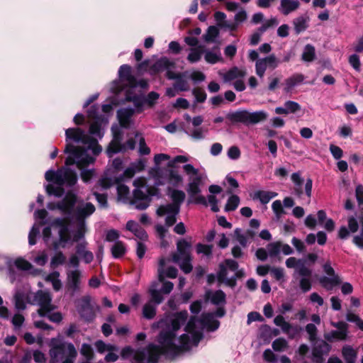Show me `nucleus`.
Segmentation results:
<instances>
[{
  "label": "nucleus",
  "instance_id": "46",
  "mask_svg": "<svg viewBox=\"0 0 363 363\" xmlns=\"http://www.w3.org/2000/svg\"><path fill=\"white\" fill-rule=\"evenodd\" d=\"M295 272L302 277H309L311 274V270L306 266L304 262L301 259H299Z\"/></svg>",
  "mask_w": 363,
  "mask_h": 363
},
{
  "label": "nucleus",
  "instance_id": "31",
  "mask_svg": "<svg viewBox=\"0 0 363 363\" xmlns=\"http://www.w3.org/2000/svg\"><path fill=\"white\" fill-rule=\"evenodd\" d=\"M304 80V76L301 74H296L286 79L284 83L285 92H290L296 85Z\"/></svg>",
  "mask_w": 363,
  "mask_h": 363
},
{
  "label": "nucleus",
  "instance_id": "5",
  "mask_svg": "<svg viewBox=\"0 0 363 363\" xmlns=\"http://www.w3.org/2000/svg\"><path fill=\"white\" fill-rule=\"evenodd\" d=\"M183 170L189 177V183L187 186V193L190 198L196 203L203 204L207 206L206 199L199 194L201 192L200 186L206 179L205 173H201L191 164H186L183 166Z\"/></svg>",
  "mask_w": 363,
  "mask_h": 363
},
{
  "label": "nucleus",
  "instance_id": "35",
  "mask_svg": "<svg viewBox=\"0 0 363 363\" xmlns=\"http://www.w3.org/2000/svg\"><path fill=\"white\" fill-rule=\"evenodd\" d=\"M206 297L211 300V303L216 305L222 304L225 302V294L221 290L208 291Z\"/></svg>",
  "mask_w": 363,
  "mask_h": 363
},
{
  "label": "nucleus",
  "instance_id": "33",
  "mask_svg": "<svg viewBox=\"0 0 363 363\" xmlns=\"http://www.w3.org/2000/svg\"><path fill=\"white\" fill-rule=\"evenodd\" d=\"M173 66L174 63L171 62L167 57H162L152 65L151 71L152 73L160 72L166 69H169L171 67Z\"/></svg>",
  "mask_w": 363,
  "mask_h": 363
},
{
  "label": "nucleus",
  "instance_id": "13",
  "mask_svg": "<svg viewBox=\"0 0 363 363\" xmlns=\"http://www.w3.org/2000/svg\"><path fill=\"white\" fill-rule=\"evenodd\" d=\"M119 80L114 81L111 86V91L113 93L120 92L122 90V83L129 87H135L136 79L131 74V67L128 65H123L118 70Z\"/></svg>",
  "mask_w": 363,
  "mask_h": 363
},
{
  "label": "nucleus",
  "instance_id": "54",
  "mask_svg": "<svg viewBox=\"0 0 363 363\" xmlns=\"http://www.w3.org/2000/svg\"><path fill=\"white\" fill-rule=\"evenodd\" d=\"M40 227L37 224H34L28 235V242L30 245L36 243L35 238L39 234Z\"/></svg>",
  "mask_w": 363,
  "mask_h": 363
},
{
  "label": "nucleus",
  "instance_id": "9",
  "mask_svg": "<svg viewBox=\"0 0 363 363\" xmlns=\"http://www.w3.org/2000/svg\"><path fill=\"white\" fill-rule=\"evenodd\" d=\"M191 248V238L189 240L181 239L177 243V252L172 256L173 262L178 263L181 269L186 274L192 270L190 250Z\"/></svg>",
  "mask_w": 363,
  "mask_h": 363
},
{
  "label": "nucleus",
  "instance_id": "25",
  "mask_svg": "<svg viewBox=\"0 0 363 363\" xmlns=\"http://www.w3.org/2000/svg\"><path fill=\"white\" fill-rule=\"evenodd\" d=\"M204 60L206 62L211 65L223 62V58L221 55L219 48L206 50L204 52Z\"/></svg>",
  "mask_w": 363,
  "mask_h": 363
},
{
  "label": "nucleus",
  "instance_id": "17",
  "mask_svg": "<svg viewBox=\"0 0 363 363\" xmlns=\"http://www.w3.org/2000/svg\"><path fill=\"white\" fill-rule=\"evenodd\" d=\"M279 60L274 55H270L266 57L258 59L255 63V71L259 78H263L267 68L269 67L275 69L279 65Z\"/></svg>",
  "mask_w": 363,
  "mask_h": 363
},
{
  "label": "nucleus",
  "instance_id": "42",
  "mask_svg": "<svg viewBox=\"0 0 363 363\" xmlns=\"http://www.w3.org/2000/svg\"><path fill=\"white\" fill-rule=\"evenodd\" d=\"M272 208L277 220H279L285 214L282 203L280 200L274 201L272 204Z\"/></svg>",
  "mask_w": 363,
  "mask_h": 363
},
{
  "label": "nucleus",
  "instance_id": "26",
  "mask_svg": "<svg viewBox=\"0 0 363 363\" xmlns=\"http://www.w3.org/2000/svg\"><path fill=\"white\" fill-rule=\"evenodd\" d=\"M134 111V109L132 108H124L118 111V118L122 127L128 128L129 126L130 118L133 115Z\"/></svg>",
  "mask_w": 363,
  "mask_h": 363
},
{
  "label": "nucleus",
  "instance_id": "1",
  "mask_svg": "<svg viewBox=\"0 0 363 363\" xmlns=\"http://www.w3.org/2000/svg\"><path fill=\"white\" fill-rule=\"evenodd\" d=\"M99 107L92 106L88 111L89 118V135L80 128H70L65 130L66 146L64 150L67 155L65 167L54 171L45 172V179L49 182L46 191L49 195L61 196L64 186H72L77 182V175L72 166L81 171V178L84 182H89L94 175V169H88L96 160V156L101 153L102 148L95 138H101L104 127L108 123L107 116L99 114Z\"/></svg>",
  "mask_w": 363,
  "mask_h": 363
},
{
  "label": "nucleus",
  "instance_id": "29",
  "mask_svg": "<svg viewBox=\"0 0 363 363\" xmlns=\"http://www.w3.org/2000/svg\"><path fill=\"white\" fill-rule=\"evenodd\" d=\"M126 229L132 232L138 238L141 240H145L147 238V235L145 230L134 220L128 221L126 223Z\"/></svg>",
  "mask_w": 363,
  "mask_h": 363
},
{
  "label": "nucleus",
  "instance_id": "11",
  "mask_svg": "<svg viewBox=\"0 0 363 363\" xmlns=\"http://www.w3.org/2000/svg\"><path fill=\"white\" fill-rule=\"evenodd\" d=\"M268 113L264 111L250 112L246 110L239 111L234 113L231 119L235 122L242 123L247 125H255L266 121Z\"/></svg>",
  "mask_w": 363,
  "mask_h": 363
},
{
  "label": "nucleus",
  "instance_id": "61",
  "mask_svg": "<svg viewBox=\"0 0 363 363\" xmlns=\"http://www.w3.org/2000/svg\"><path fill=\"white\" fill-rule=\"evenodd\" d=\"M270 272L277 281H280L284 279V272L282 268L271 267Z\"/></svg>",
  "mask_w": 363,
  "mask_h": 363
},
{
  "label": "nucleus",
  "instance_id": "24",
  "mask_svg": "<svg viewBox=\"0 0 363 363\" xmlns=\"http://www.w3.org/2000/svg\"><path fill=\"white\" fill-rule=\"evenodd\" d=\"M342 353L347 363L354 362L356 358V352L352 347L348 345L344 346ZM328 363H342V362L337 357H330Z\"/></svg>",
  "mask_w": 363,
  "mask_h": 363
},
{
  "label": "nucleus",
  "instance_id": "51",
  "mask_svg": "<svg viewBox=\"0 0 363 363\" xmlns=\"http://www.w3.org/2000/svg\"><path fill=\"white\" fill-rule=\"evenodd\" d=\"M48 260V255L45 251L39 252L33 259V262L38 266H44Z\"/></svg>",
  "mask_w": 363,
  "mask_h": 363
},
{
  "label": "nucleus",
  "instance_id": "22",
  "mask_svg": "<svg viewBox=\"0 0 363 363\" xmlns=\"http://www.w3.org/2000/svg\"><path fill=\"white\" fill-rule=\"evenodd\" d=\"M229 268L225 264V261L219 266V271L217 273V279L220 284L223 283L230 287L235 286V278L228 276Z\"/></svg>",
  "mask_w": 363,
  "mask_h": 363
},
{
  "label": "nucleus",
  "instance_id": "40",
  "mask_svg": "<svg viewBox=\"0 0 363 363\" xmlns=\"http://www.w3.org/2000/svg\"><path fill=\"white\" fill-rule=\"evenodd\" d=\"M218 35V29L216 26H211L208 28L206 33L203 35V38L206 43H214Z\"/></svg>",
  "mask_w": 363,
  "mask_h": 363
},
{
  "label": "nucleus",
  "instance_id": "58",
  "mask_svg": "<svg viewBox=\"0 0 363 363\" xmlns=\"http://www.w3.org/2000/svg\"><path fill=\"white\" fill-rule=\"evenodd\" d=\"M196 252L198 254H203L209 256L212 253V246L208 245L198 244L196 246Z\"/></svg>",
  "mask_w": 363,
  "mask_h": 363
},
{
  "label": "nucleus",
  "instance_id": "64",
  "mask_svg": "<svg viewBox=\"0 0 363 363\" xmlns=\"http://www.w3.org/2000/svg\"><path fill=\"white\" fill-rule=\"evenodd\" d=\"M300 287L303 292H307L311 289V283L309 277H302L300 280Z\"/></svg>",
  "mask_w": 363,
  "mask_h": 363
},
{
  "label": "nucleus",
  "instance_id": "59",
  "mask_svg": "<svg viewBox=\"0 0 363 363\" xmlns=\"http://www.w3.org/2000/svg\"><path fill=\"white\" fill-rule=\"evenodd\" d=\"M207 205L211 206V208L213 212L219 211V207L218 206V200L214 195H208L206 199Z\"/></svg>",
  "mask_w": 363,
  "mask_h": 363
},
{
  "label": "nucleus",
  "instance_id": "37",
  "mask_svg": "<svg viewBox=\"0 0 363 363\" xmlns=\"http://www.w3.org/2000/svg\"><path fill=\"white\" fill-rule=\"evenodd\" d=\"M348 331L345 330H332L330 333H325L324 337L325 338L330 342L333 340H344L346 339L347 336Z\"/></svg>",
  "mask_w": 363,
  "mask_h": 363
},
{
  "label": "nucleus",
  "instance_id": "12",
  "mask_svg": "<svg viewBox=\"0 0 363 363\" xmlns=\"http://www.w3.org/2000/svg\"><path fill=\"white\" fill-rule=\"evenodd\" d=\"M159 97V94L155 91L150 92L146 97L143 96L142 94L131 95L130 93H128L126 94L125 99L128 101H133L136 111L138 113H140L146 107H152L155 104Z\"/></svg>",
  "mask_w": 363,
  "mask_h": 363
},
{
  "label": "nucleus",
  "instance_id": "32",
  "mask_svg": "<svg viewBox=\"0 0 363 363\" xmlns=\"http://www.w3.org/2000/svg\"><path fill=\"white\" fill-rule=\"evenodd\" d=\"M245 73V70L234 67L223 74V79L225 82H228L243 77Z\"/></svg>",
  "mask_w": 363,
  "mask_h": 363
},
{
  "label": "nucleus",
  "instance_id": "34",
  "mask_svg": "<svg viewBox=\"0 0 363 363\" xmlns=\"http://www.w3.org/2000/svg\"><path fill=\"white\" fill-rule=\"evenodd\" d=\"M145 167V162L142 160L132 163L124 172V177L132 178L137 172L142 171Z\"/></svg>",
  "mask_w": 363,
  "mask_h": 363
},
{
  "label": "nucleus",
  "instance_id": "7",
  "mask_svg": "<svg viewBox=\"0 0 363 363\" xmlns=\"http://www.w3.org/2000/svg\"><path fill=\"white\" fill-rule=\"evenodd\" d=\"M174 284L171 281L163 284L162 289H159V283L152 282L149 288V294L151 301L145 303L143 308V315L145 318L152 319L156 314V306L163 300L162 294H169L173 289Z\"/></svg>",
  "mask_w": 363,
  "mask_h": 363
},
{
  "label": "nucleus",
  "instance_id": "15",
  "mask_svg": "<svg viewBox=\"0 0 363 363\" xmlns=\"http://www.w3.org/2000/svg\"><path fill=\"white\" fill-rule=\"evenodd\" d=\"M325 273L329 277H320L319 281L320 284L327 290H332L334 287L341 284V278L335 274L334 269L331 267L330 262H327L323 265Z\"/></svg>",
  "mask_w": 363,
  "mask_h": 363
},
{
  "label": "nucleus",
  "instance_id": "19",
  "mask_svg": "<svg viewBox=\"0 0 363 363\" xmlns=\"http://www.w3.org/2000/svg\"><path fill=\"white\" fill-rule=\"evenodd\" d=\"M168 160L167 166L170 168L176 167L177 163H186L189 161V157L185 155H177L173 159L170 160L169 155L167 154H157L154 157V162L155 163V167H160L159 165L162 162Z\"/></svg>",
  "mask_w": 363,
  "mask_h": 363
},
{
  "label": "nucleus",
  "instance_id": "2",
  "mask_svg": "<svg viewBox=\"0 0 363 363\" xmlns=\"http://www.w3.org/2000/svg\"><path fill=\"white\" fill-rule=\"evenodd\" d=\"M224 314V309L218 308L216 314H203L201 320L191 317L185 327L186 333L177 337L176 333L186 320L188 313L184 311L174 313L157 323L158 328L162 329L157 339L159 345L150 344L147 348L138 350L128 347L122 350L121 355L123 358L132 357V363H157L161 354L175 357L197 346L203 337V330L214 331L218 329L219 322L215 316L223 317Z\"/></svg>",
  "mask_w": 363,
  "mask_h": 363
},
{
  "label": "nucleus",
  "instance_id": "41",
  "mask_svg": "<svg viewBox=\"0 0 363 363\" xmlns=\"http://www.w3.org/2000/svg\"><path fill=\"white\" fill-rule=\"evenodd\" d=\"M203 55V51L201 47L192 48L189 50L187 56V60L190 63H196L200 61Z\"/></svg>",
  "mask_w": 363,
  "mask_h": 363
},
{
  "label": "nucleus",
  "instance_id": "50",
  "mask_svg": "<svg viewBox=\"0 0 363 363\" xmlns=\"http://www.w3.org/2000/svg\"><path fill=\"white\" fill-rule=\"evenodd\" d=\"M66 261V257L62 252H60L56 253L51 259L50 265L51 267H57L58 265L63 264Z\"/></svg>",
  "mask_w": 363,
  "mask_h": 363
},
{
  "label": "nucleus",
  "instance_id": "27",
  "mask_svg": "<svg viewBox=\"0 0 363 363\" xmlns=\"http://www.w3.org/2000/svg\"><path fill=\"white\" fill-rule=\"evenodd\" d=\"M234 235L236 240L240 244V245L245 247L248 241L253 238L255 233L251 230L242 232V230L236 228L234 231Z\"/></svg>",
  "mask_w": 363,
  "mask_h": 363
},
{
  "label": "nucleus",
  "instance_id": "43",
  "mask_svg": "<svg viewBox=\"0 0 363 363\" xmlns=\"http://www.w3.org/2000/svg\"><path fill=\"white\" fill-rule=\"evenodd\" d=\"M273 350L276 352H284L288 347V342L284 338H277L272 344Z\"/></svg>",
  "mask_w": 363,
  "mask_h": 363
},
{
  "label": "nucleus",
  "instance_id": "20",
  "mask_svg": "<svg viewBox=\"0 0 363 363\" xmlns=\"http://www.w3.org/2000/svg\"><path fill=\"white\" fill-rule=\"evenodd\" d=\"M166 263V259L161 258L159 261V266H158V281L159 283V289H162L160 287V283H162V284L165 282L164 281V279L165 277L174 279L177 275V269L174 267H169L166 271L164 269Z\"/></svg>",
  "mask_w": 363,
  "mask_h": 363
},
{
  "label": "nucleus",
  "instance_id": "39",
  "mask_svg": "<svg viewBox=\"0 0 363 363\" xmlns=\"http://www.w3.org/2000/svg\"><path fill=\"white\" fill-rule=\"evenodd\" d=\"M315 57V50L314 46L308 44L304 47L301 58L304 62H310Z\"/></svg>",
  "mask_w": 363,
  "mask_h": 363
},
{
  "label": "nucleus",
  "instance_id": "55",
  "mask_svg": "<svg viewBox=\"0 0 363 363\" xmlns=\"http://www.w3.org/2000/svg\"><path fill=\"white\" fill-rule=\"evenodd\" d=\"M284 106L288 111V113H294L301 110V106L295 101H287L284 103Z\"/></svg>",
  "mask_w": 363,
  "mask_h": 363
},
{
  "label": "nucleus",
  "instance_id": "4",
  "mask_svg": "<svg viewBox=\"0 0 363 363\" xmlns=\"http://www.w3.org/2000/svg\"><path fill=\"white\" fill-rule=\"evenodd\" d=\"M132 205L136 209L144 210L147 208L153 197L160 196L159 189L147 184L144 177H138L133 182Z\"/></svg>",
  "mask_w": 363,
  "mask_h": 363
},
{
  "label": "nucleus",
  "instance_id": "36",
  "mask_svg": "<svg viewBox=\"0 0 363 363\" xmlns=\"http://www.w3.org/2000/svg\"><path fill=\"white\" fill-rule=\"evenodd\" d=\"M308 18L303 16L294 19L293 25L296 33L299 34L308 28Z\"/></svg>",
  "mask_w": 363,
  "mask_h": 363
},
{
  "label": "nucleus",
  "instance_id": "21",
  "mask_svg": "<svg viewBox=\"0 0 363 363\" xmlns=\"http://www.w3.org/2000/svg\"><path fill=\"white\" fill-rule=\"evenodd\" d=\"M300 7L298 0H280L277 9L284 16H288L296 11Z\"/></svg>",
  "mask_w": 363,
  "mask_h": 363
},
{
  "label": "nucleus",
  "instance_id": "38",
  "mask_svg": "<svg viewBox=\"0 0 363 363\" xmlns=\"http://www.w3.org/2000/svg\"><path fill=\"white\" fill-rule=\"evenodd\" d=\"M225 264L230 271L234 272V275L232 276V277H235V280L245 275L242 269H238V264L236 261L233 259H225Z\"/></svg>",
  "mask_w": 363,
  "mask_h": 363
},
{
  "label": "nucleus",
  "instance_id": "60",
  "mask_svg": "<svg viewBox=\"0 0 363 363\" xmlns=\"http://www.w3.org/2000/svg\"><path fill=\"white\" fill-rule=\"evenodd\" d=\"M228 157L231 160H238L240 157V149L236 146L230 147L228 150Z\"/></svg>",
  "mask_w": 363,
  "mask_h": 363
},
{
  "label": "nucleus",
  "instance_id": "62",
  "mask_svg": "<svg viewBox=\"0 0 363 363\" xmlns=\"http://www.w3.org/2000/svg\"><path fill=\"white\" fill-rule=\"evenodd\" d=\"M349 62L355 70H360V61L357 55H352L349 58Z\"/></svg>",
  "mask_w": 363,
  "mask_h": 363
},
{
  "label": "nucleus",
  "instance_id": "6",
  "mask_svg": "<svg viewBox=\"0 0 363 363\" xmlns=\"http://www.w3.org/2000/svg\"><path fill=\"white\" fill-rule=\"evenodd\" d=\"M50 345V363H74L77 352L73 344L52 338Z\"/></svg>",
  "mask_w": 363,
  "mask_h": 363
},
{
  "label": "nucleus",
  "instance_id": "16",
  "mask_svg": "<svg viewBox=\"0 0 363 363\" xmlns=\"http://www.w3.org/2000/svg\"><path fill=\"white\" fill-rule=\"evenodd\" d=\"M34 301L40 306L38 310L40 316H45L55 308L51 303L52 298L48 292L38 291L35 295Z\"/></svg>",
  "mask_w": 363,
  "mask_h": 363
},
{
  "label": "nucleus",
  "instance_id": "49",
  "mask_svg": "<svg viewBox=\"0 0 363 363\" xmlns=\"http://www.w3.org/2000/svg\"><path fill=\"white\" fill-rule=\"evenodd\" d=\"M135 138L139 140V152L140 155H148L150 152V148L146 145L144 138L138 133L135 134Z\"/></svg>",
  "mask_w": 363,
  "mask_h": 363
},
{
  "label": "nucleus",
  "instance_id": "10",
  "mask_svg": "<svg viewBox=\"0 0 363 363\" xmlns=\"http://www.w3.org/2000/svg\"><path fill=\"white\" fill-rule=\"evenodd\" d=\"M151 174L155 180V186H157L166 184L172 186H178L183 182L182 175L174 169H163L160 167H154L151 171Z\"/></svg>",
  "mask_w": 363,
  "mask_h": 363
},
{
  "label": "nucleus",
  "instance_id": "48",
  "mask_svg": "<svg viewBox=\"0 0 363 363\" xmlns=\"http://www.w3.org/2000/svg\"><path fill=\"white\" fill-rule=\"evenodd\" d=\"M208 133L207 129H204L203 128H197L193 130L190 133L189 136L196 140H200L205 138L206 134Z\"/></svg>",
  "mask_w": 363,
  "mask_h": 363
},
{
  "label": "nucleus",
  "instance_id": "18",
  "mask_svg": "<svg viewBox=\"0 0 363 363\" xmlns=\"http://www.w3.org/2000/svg\"><path fill=\"white\" fill-rule=\"evenodd\" d=\"M91 297L89 296H86L80 299L78 304V312L81 317L86 321L91 320L94 317V313L91 305Z\"/></svg>",
  "mask_w": 363,
  "mask_h": 363
},
{
  "label": "nucleus",
  "instance_id": "30",
  "mask_svg": "<svg viewBox=\"0 0 363 363\" xmlns=\"http://www.w3.org/2000/svg\"><path fill=\"white\" fill-rule=\"evenodd\" d=\"M277 195L278 194L274 191L258 190L254 192L252 197L254 200H259L262 204H267Z\"/></svg>",
  "mask_w": 363,
  "mask_h": 363
},
{
  "label": "nucleus",
  "instance_id": "3",
  "mask_svg": "<svg viewBox=\"0 0 363 363\" xmlns=\"http://www.w3.org/2000/svg\"><path fill=\"white\" fill-rule=\"evenodd\" d=\"M48 208L50 210L59 209L63 213H67L76 223V231L73 233L72 239L67 221L65 219L57 218L55 220L50 227L45 228L43 231V239L48 243L51 238L52 230L57 233L58 238L52 241L55 250L65 248L73 242H79L83 240L86 231V218L89 217L95 211V206L91 202L84 201L78 199L73 194H67L61 203L57 204L49 203Z\"/></svg>",
  "mask_w": 363,
  "mask_h": 363
},
{
  "label": "nucleus",
  "instance_id": "44",
  "mask_svg": "<svg viewBox=\"0 0 363 363\" xmlns=\"http://www.w3.org/2000/svg\"><path fill=\"white\" fill-rule=\"evenodd\" d=\"M247 18V13L245 11L240 10L235 16V24L226 25L225 26L230 28L231 30H234L237 28V25L242 23Z\"/></svg>",
  "mask_w": 363,
  "mask_h": 363
},
{
  "label": "nucleus",
  "instance_id": "56",
  "mask_svg": "<svg viewBox=\"0 0 363 363\" xmlns=\"http://www.w3.org/2000/svg\"><path fill=\"white\" fill-rule=\"evenodd\" d=\"M156 230L161 239V246L163 247H167L169 242L164 240L165 234L167 233V229L165 228V227L158 225L156 226Z\"/></svg>",
  "mask_w": 363,
  "mask_h": 363
},
{
  "label": "nucleus",
  "instance_id": "28",
  "mask_svg": "<svg viewBox=\"0 0 363 363\" xmlns=\"http://www.w3.org/2000/svg\"><path fill=\"white\" fill-rule=\"evenodd\" d=\"M117 200L118 201L132 205L131 201H133V197L130 196L128 186L122 184H118L117 186Z\"/></svg>",
  "mask_w": 363,
  "mask_h": 363
},
{
  "label": "nucleus",
  "instance_id": "57",
  "mask_svg": "<svg viewBox=\"0 0 363 363\" xmlns=\"http://www.w3.org/2000/svg\"><path fill=\"white\" fill-rule=\"evenodd\" d=\"M81 354L85 357L87 360H90L93 357V350L91 345L83 344L80 350Z\"/></svg>",
  "mask_w": 363,
  "mask_h": 363
},
{
  "label": "nucleus",
  "instance_id": "53",
  "mask_svg": "<svg viewBox=\"0 0 363 363\" xmlns=\"http://www.w3.org/2000/svg\"><path fill=\"white\" fill-rule=\"evenodd\" d=\"M15 266L22 270H29L32 268V264L23 258H17L14 262Z\"/></svg>",
  "mask_w": 363,
  "mask_h": 363
},
{
  "label": "nucleus",
  "instance_id": "14",
  "mask_svg": "<svg viewBox=\"0 0 363 363\" xmlns=\"http://www.w3.org/2000/svg\"><path fill=\"white\" fill-rule=\"evenodd\" d=\"M116 129H118L117 127L116 128H112L113 138L106 150L109 157H112L113 155L126 150H133L135 147V141L133 138L128 139L125 144L121 145V138L120 134L116 132Z\"/></svg>",
  "mask_w": 363,
  "mask_h": 363
},
{
  "label": "nucleus",
  "instance_id": "47",
  "mask_svg": "<svg viewBox=\"0 0 363 363\" xmlns=\"http://www.w3.org/2000/svg\"><path fill=\"white\" fill-rule=\"evenodd\" d=\"M125 252V246L121 242H116L111 248L112 255L116 258L123 256Z\"/></svg>",
  "mask_w": 363,
  "mask_h": 363
},
{
  "label": "nucleus",
  "instance_id": "63",
  "mask_svg": "<svg viewBox=\"0 0 363 363\" xmlns=\"http://www.w3.org/2000/svg\"><path fill=\"white\" fill-rule=\"evenodd\" d=\"M330 151L333 156V157L336 160H339L342 157V150L340 147L338 146H336L335 145H330Z\"/></svg>",
  "mask_w": 363,
  "mask_h": 363
},
{
  "label": "nucleus",
  "instance_id": "8",
  "mask_svg": "<svg viewBox=\"0 0 363 363\" xmlns=\"http://www.w3.org/2000/svg\"><path fill=\"white\" fill-rule=\"evenodd\" d=\"M168 194L172 199L173 203L160 206L157 210V214L158 216L165 217L166 225L169 227L176 223V217L179 212L180 205L185 199V194L180 190L169 189Z\"/></svg>",
  "mask_w": 363,
  "mask_h": 363
},
{
  "label": "nucleus",
  "instance_id": "23",
  "mask_svg": "<svg viewBox=\"0 0 363 363\" xmlns=\"http://www.w3.org/2000/svg\"><path fill=\"white\" fill-rule=\"evenodd\" d=\"M82 272L78 269L67 272V284L74 291H78L80 288Z\"/></svg>",
  "mask_w": 363,
  "mask_h": 363
},
{
  "label": "nucleus",
  "instance_id": "45",
  "mask_svg": "<svg viewBox=\"0 0 363 363\" xmlns=\"http://www.w3.org/2000/svg\"><path fill=\"white\" fill-rule=\"evenodd\" d=\"M240 203V198L236 195H232L229 197L227 201V203L225 206V211H235Z\"/></svg>",
  "mask_w": 363,
  "mask_h": 363
},
{
  "label": "nucleus",
  "instance_id": "52",
  "mask_svg": "<svg viewBox=\"0 0 363 363\" xmlns=\"http://www.w3.org/2000/svg\"><path fill=\"white\" fill-rule=\"evenodd\" d=\"M267 250L269 256H276L281 252V242L270 243L267 245Z\"/></svg>",
  "mask_w": 363,
  "mask_h": 363
}]
</instances>
